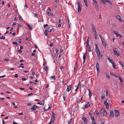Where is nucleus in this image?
<instances>
[{
    "label": "nucleus",
    "mask_w": 124,
    "mask_h": 124,
    "mask_svg": "<svg viewBox=\"0 0 124 124\" xmlns=\"http://www.w3.org/2000/svg\"><path fill=\"white\" fill-rule=\"evenodd\" d=\"M105 111V110L103 108H102L100 111V113L102 114L103 116H105L104 112Z\"/></svg>",
    "instance_id": "423d86ee"
},
{
    "label": "nucleus",
    "mask_w": 124,
    "mask_h": 124,
    "mask_svg": "<svg viewBox=\"0 0 124 124\" xmlns=\"http://www.w3.org/2000/svg\"><path fill=\"white\" fill-rule=\"evenodd\" d=\"M78 6V13H80L81 12V5L79 2H77Z\"/></svg>",
    "instance_id": "f257e3e1"
},
{
    "label": "nucleus",
    "mask_w": 124,
    "mask_h": 124,
    "mask_svg": "<svg viewBox=\"0 0 124 124\" xmlns=\"http://www.w3.org/2000/svg\"><path fill=\"white\" fill-rule=\"evenodd\" d=\"M44 69L46 70H48L47 67L46 66H45L44 67Z\"/></svg>",
    "instance_id": "c03bdc74"
},
{
    "label": "nucleus",
    "mask_w": 124,
    "mask_h": 124,
    "mask_svg": "<svg viewBox=\"0 0 124 124\" xmlns=\"http://www.w3.org/2000/svg\"><path fill=\"white\" fill-rule=\"evenodd\" d=\"M82 97L80 99H79L78 101H77V102H80L82 100Z\"/></svg>",
    "instance_id": "6e6d98bb"
},
{
    "label": "nucleus",
    "mask_w": 124,
    "mask_h": 124,
    "mask_svg": "<svg viewBox=\"0 0 124 124\" xmlns=\"http://www.w3.org/2000/svg\"><path fill=\"white\" fill-rule=\"evenodd\" d=\"M5 39V36H2L0 37V39Z\"/></svg>",
    "instance_id": "a19ab883"
},
{
    "label": "nucleus",
    "mask_w": 124,
    "mask_h": 124,
    "mask_svg": "<svg viewBox=\"0 0 124 124\" xmlns=\"http://www.w3.org/2000/svg\"><path fill=\"white\" fill-rule=\"evenodd\" d=\"M96 68H99V64L98 63H96Z\"/></svg>",
    "instance_id": "f704fd0d"
},
{
    "label": "nucleus",
    "mask_w": 124,
    "mask_h": 124,
    "mask_svg": "<svg viewBox=\"0 0 124 124\" xmlns=\"http://www.w3.org/2000/svg\"><path fill=\"white\" fill-rule=\"evenodd\" d=\"M95 31V34H93V36H95L94 38H95V39H97V33H96V31Z\"/></svg>",
    "instance_id": "bb28decb"
},
{
    "label": "nucleus",
    "mask_w": 124,
    "mask_h": 124,
    "mask_svg": "<svg viewBox=\"0 0 124 124\" xmlns=\"http://www.w3.org/2000/svg\"><path fill=\"white\" fill-rule=\"evenodd\" d=\"M108 91L107 90H106V96H107L108 95Z\"/></svg>",
    "instance_id": "864d4df0"
},
{
    "label": "nucleus",
    "mask_w": 124,
    "mask_h": 124,
    "mask_svg": "<svg viewBox=\"0 0 124 124\" xmlns=\"http://www.w3.org/2000/svg\"><path fill=\"white\" fill-rule=\"evenodd\" d=\"M91 119L92 120V121L93 122V121H95V119H94V117L93 116H91Z\"/></svg>",
    "instance_id": "58836bf2"
},
{
    "label": "nucleus",
    "mask_w": 124,
    "mask_h": 124,
    "mask_svg": "<svg viewBox=\"0 0 124 124\" xmlns=\"http://www.w3.org/2000/svg\"><path fill=\"white\" fill-rule=\"evenodd\" d=\"M13 44H14L16 45V46H17L18 45V44H17V43L16 41L13 42Z\"/></svg>",
    "instance_id": "de8ad7c7"
},
{
    "label": "nucleus",
    "mask_w": 124,
    "mask_h": 124,
    "mask_svg": "<svg viewBox=\"0 0 124 124\" xmlns=\"http://www.w3.org/2000/svg\"><path fill=\"white\" fill-rule=\"evenodd\" d=\"M59 2V0H56L55 1V2L56 3H58Z\"/></svg>",
    "instance_id": "0e129e2a"
},
{
    "label": "nucleus",
    "mask_w": 124,
    "mask_h": 124,
    "mask_svg": "<svg viewBox=\"0 0 124 124\" xmlns=\"http://www.w3.org/2000/svg\"><path fill=\"white\" fill-rule=\"evenodd\" d=\"M116 36L117 37L119 36L121 37H122V35H121L120 34H118V33H117V34L116 35Z\"/></svg>",
    "instance_id": "ea45409f"
},
{
    "label": "nucleus",
    "mask_w": 124,
    "mask_h": 124,
    "mask_svg": "<svg viewBox=\"0 0 124 124\" xmlns=\"http://www.w3.org/2000/svg\"><path fill=\"white\" fill-rule=\"evenodd\" d=\"M91 27L92 30H95V28L93 24H91Z\"/></svg>",
    "instance_id": "5701e85b"
},
{
    "label": "nucleus",
    "mask_w": 124,
    "mask_h": 124,
    "mask_svg": "<svg viewBox=\"0 0 124 124\" xmlns=\"http://www.w3.org/2000/svg\"><path fill=\"white\" fill-rule=\"evenodd\" d=\"M79 86V84L75 86H74L73 87H76V89L75 90V91L76 92L77 91V90L78 89V88Z\"/></svg>",
    "instance_id": "a211bd4d"
},
{
    "label": "nucleus",
    "mask_w": 124,
    "mask_h": 124,
    "mask_svg": "<svg viewBox=\"0 0 124 124\" xmlns=\"http://www.w3.org/2000/svg\"><path fill=\"white\" fill-rule=\"evenodd\" d=\"M49 29V28L48 29H47L45 31V32L46 33H47V32H48Z\"/></svg>",
    "instance_id": "bf43d9fd"
},
{
    "label": "nucleus",
    "mask_w": 124,
    "mask_h": 124,
    "mask_svg": "<svg viewBox=\"0 0 124 124\" xmlns=\"http://www.w3.org/2000/svg\"><path fill=\"white\" fill-rule=\"evenodd\" d=\"M88 90L89 91V96L90 98L92 96V94H91V92L90 90L89 89H88Z\"/></svg>",
    "instance_id": "393cba45"
},
{
    "label": "nucleus",
    "mask_w": 124,
    "mask_h": 124,
    "mask_svg": "<svg viewBox=\"0 0 124 124\" xmlns=\"http://www.w3.org/2000/svg\"><path fill=\"white\" fill-rule=\"evenodd\" d=\"M89 40H87L86 41V44L87 45H89Z\"/></svg>",
    "instance_id": "8fccbe9b"
},
{
    "label": "nucleus",
    "mask_w": 124,
    "mask_h": 124,
    "mask_svg": "<svg viewBox=\"0 0 124 124\" xmlns=\"http://www.w3.org/2000/svg\"><path fill=\"white\" fill-rule=\"evenodd\" d=\"M17 41L19 43H20L21 42L22 40L20 39H18L17 40Z\"/></svg>",
    "instance_id": "4c0bfd02"
},
{
    "label": "nucleus",
    "mask_w": 124,
    "mask_h": 124,
    "mask_svg": "<svg viewBox=\"0 0 124 124\" xmlns=\"http://www.w3.org/2000/svg\"><path fill=\"white\" fill-rule=\"evenodd\" d=\"M79 108L78 105L74 109V111L76 112Z\"/></svg>",
    "instance_id": "4be33fe9"
},
{
    "label": "nucleus",
    "mask_w": 124,
    "mask_h": 124,
    "mask_svg": "<svg viewBox=\"0 0 124 124\" xmlns=\"http://www.w3.org/2000/svg\"><path fill=\"white\" fill-rule=\"evenodd\" d=\"M18 52H19V53H21L22 52V51L21 50H18Z\"/></svg>",
    "instance_id": "774afa93"
},
{
    "label": "nucleus",
    "mask_w": 124,
    "mask_h": 124,
    "mask_svg": "<svg viewBox=\"0 0 124 124\" xmlns=\"http://www.w3.org/2000/svg\"><path fill=\"white\" fill-rule=\"evenodd\" d=\"M105 2H106L108 3L110 5H112V3L110 1L108 0H105Z\"/></svg>",
    "instance_id": "b1692460"
},
{
    "label": "nucleus",
    "mask_w": 124,
    "mask_h": 124,
    "mask_svg": "<svg viewBox=\"0 0 124 124\" xmlns=\"http://www.w3.org/2000/svg\"><path fill=\"white\" fill-rule=\"evenodd\" d=\"M72 119H71L69 121H68V124H70L71 121V120Z\"/></svg>",
    "instance_id": "603ef678"
},
{
    "label": "nucleus",
    "mask_w": 124,
    "mask_h": 124,
    "mask_svg": "<svg viewBox=\"0 0 124 124\" xmlns=\"http://www.w3.org/2000/svg\"><path fill=\"white\" fill-rule=\"evenodd\" d=\"M54 30L53 29H49L48 32H51L52 31L54 32Z\"/></svg>",
    "instance_id": "c9c22d12"
},
{
    "label": "nucleus",
    "mask_w": 124,
    "mask_h": 124,
    "mask_svg": "<svg viewBox=\"0 0 124 124\" xmlns=\"http://www.w3.org/2000/svg\"><path fill=\"white\" fill-rule=\"evenodd\" d=\"M102 44L104 46H105V47H106V44L105 42H103L102 43Z\"/></svg>",
    "instance_id": "72a5a7b5"
},
{
    "label": "nucleus",
    "mask_w": 124,
    "mask_h": 124,
    "mask_svg": "<svg viewBox=\"0 0 124 124\" xmlns=\"http://www.w3.org/2000/svg\"><path fill=\"white\" fill-rule=\"evenodd\" d=\"M116 18L118 19V20H119L120 21H121V22H122V20L121 19V17L120 16H119V15H117L116 16Z\"/></svg>",
    "instance_id": "dca6fc26"
},
{
    "label": "nucleus",
    "mask_w": 124,
    "mask_h": 124,
    "mask_svg": "<svg viewBox=\"0 0 124 124\" xmlns=\"http://www.w3.org/2000/svg\"><path fill=\"white\" fill-rule=\"evenodd\" d=\"M56 52V53H58V50L57 49H55Z\"/></svg>",
    "instance_id": "69168bd1"
},
{
    "label": "nucleus",
    "mask_w": 124,
    "mask_h": 124,
    "mask_svg": "<svg viewBox=\"0 0 124 124\" xmlns=\"http://www.w3.org/2000/svg\"><path fill=\"white\" fill-rule=\"evenodd\" d=\"M37 104L41 105H44V101H42L38 102Z\"/></svg>",
    "instance_id": "ddd939ff"
},
{
    "label": "nucleus",
    "mask_w": 124,
    "mask_h": 124,
    "mask_svg": "<svg viewBox=\"0 0 124 124\" xmlns=\"http://www.w3.org/2000/svg\"><path fill=\"white\" fill-rule=\"evenodd\" d=\"M71 85H70L67 86V91L68 92H69L71 90Z\"/></svg>",
    "instance_id": "9d476101"
},
{
    "label": "nucleus",
    "mask_w": 124,
    "mask_h": 124,
    "mask_svg": "<svg viewBox=\"0 0 124 124\" xmlns=\"http://www.w3.org/2000/svg\"><path fill=\"white\" fill-rule=\"evenodd\" d=\"M82 119L84 122V124H86L87 121V118L86 117L83 116L82 118Z\"/></svg>",
    "instance_id": "6e6552de"
},
{
    "label": "nucleus",
    "mask_w": 124,
    "mask_h": 124,
    "mask_svg": "<svg viewBox=\"0 0 124 124\" xmlns=\"http://www.w3.org/2000/svg\"><path fill=\"white\" fill-rule=\"evenodd\" d=\"M55 120V116H51L50 122L53 123Z\"/></svg>",
    "instance_id": "4468645a"
},
{
    "label": "nucleus",
    "mask_w": 124,
    "mask_h": 124,
    "mask_svg": "<svg viewBox=\"0 0 124 124\" xmlns=\"http://www.w3.org/2000/svg\"><path fill=\"white\" fill-rule=\"evenodd\" d=\"M93 2L96 4H98V3L96 0H92Z\"/></svg>",
    "instance_id": "a18cd8bd"
},
{
    "label": "nucleus",
    "mask_w": 124,
    "mask_h": 124,
    "mask_svg": "<svg viewBox=\"0 0 124 124\" xmlns=\"http://www.w3.org/2000/svg\"><path fill=\"white\" fill-rule=\"evenodd\" d=\"M113 31V33L115 34L116 35H117V33L115 31Z\"/></svg>",
    "instance_id": "37998d69"
},
{
    "label": "nucleus",
    "mask_w": 124,
    "mask_h": 124,
    "mask_svg": "<svg viewBox=\"0 0 124 124\" xmlns=\"http://www.w3.org/2000/svg\"><path fill=\"white\" fill-rule=\"evenodd\" d=\"M119 62L122 66L124 67V64L123 63V62L122 61H120Z\"/></svg>",
    "instance_id": "c85d7f7f"
},
{
    "label": "nucleus",
    "mask_w": 124,
    "mask_h": 124,
    "mask_svg": "<svg viewBox=\"0 0 124 124\" xmlns=\"http://www.w3.org/2000/svg\"><path fill=\"white\" fill-rule=\"evenodd\" d=\"M100 2L102 4L105 5V0H100Z\"/></svg>",
    "instance_id": "7c9ffc66"
},
{
    "label": "nucleus",
    "mask_w": 124,
    "mask_h": 124,
    "mask_svg": "<svg viewBox=\"0 0 124 124\" xmlns=\"http://www.w3.org/2000/svg\"><path fill=\"white\" fill-rule=\"evenodd\" d=\"M27 26L29 28V29H32V26H31L30 25H29V24L27 23L26 24Z\"/></svg>",
    "instance_id": "2f4dec72"
},
{
    "label": "nucleus",
    "mask_w": 124,
    "mask_h": 124,
    "mask_svg": "<svg viewBox=\"0 0 124 124\" xmlns=\"http://www.w3.org/2000/svg\"><path fill=\"white\" fill-rule=\"evenodd\" d=\"M106 77L108 78H110V76H109V75L108 74H106Z\"/></svg>",
    "instance_id": "052dcab7"
},
{
    "label": "nucleus",
    "mask_w": 124,
    "mask_h": 124,
    "mask_svg": "<svg viewBox=\"0 0 124 124\" xmlns=\"http://www.w3.org/2000/svg\"><path fill=\"white\" fill-rule=\"evenodd\" d=\"M17 26L18 27V28H21L22 27V26L21 25H20L19 24H18L17 25Z\"/></svg>",
    "instance_id": "3c124183"
},
{
    "label": "nucleus",
    "mask_w": 124,
    "mask_h": 124,
    "mask_svg": "<svg viewBox=\"0 0 124 124\" xmlns=\"http://www.w3.org/2000/svg\"><path fill=\"white\" fill-rule=\"evenodd\" d=\"M107 115V113L105 110V112H104L105 116H106Z\"/></svg>",
    "instance_id": "680f3d73"
},
{
    "label": "nucleus",
    "mask_w": 124,
    "mask_h": 124,
    "mask_svg": "<svg viewBox=\"0 0 124 124\" xmlns=\"http://www.w3.org/2000/svg\"><path fill=\"white\" fill-rule=\"evenodd\" d=\"M48 26V24H46L45 25H44L43 26V27L44 28H47Z\"/></svg>",
    "instance_id": "79ce46f5"
},
{
    "label": "nucleus",
    "mask_w": 124,
    "mask_h": 124,
    "mask_svg": "<svg viewBox=\"0 0 124 124\" xmlns=\"http://www.w3.org/2000/svg\"><path fill=\"white\" fill-rule=\"evenodd\" d=\"M107 102V99L104 100V104L106 107H109V104L108 102Z\"/></svg>",
    "instance_id": "9b49d317"
},
{
    "label": "nucleus",
    "mask_w": 124,
    "mask_h": 124,
    "mask_svg": "<svg viewBox=\"0 0 124 124\" xmlns=\"http://www.w3.org/2000/svg\"><path fill=\"white\" fill-rule=\"evenodd\" d=\"M80 86L81 87H83L84 86V85L83 84H80Z\"/></svg>",
    "instance_id": "e2e57ef3"
},
{
    "label": "nucleus",
    "mask_w": 124,
    "mask_h": 124,
    "mask_svg": "<svg viewBox=\"0 0 124 124\" xmlns=\"http://www.w3.org/2000/svg\"><path fill=\"white\" fill-rule=\"evenodd\" d=\"M78 67V63H77V62H76L75 64V66L74 67V69H77V68Z\"/></svg>",
    "instance_id": "a878e982"
},
{
    "label": "nucleus",
    "mask_w": 124,
    "mask_h": 124,
    "mask_svg": "<svg viewBox=\"0 0 124 124\" xmlns=\"http://www.w3.org/2000/svg\"><path fill=\"white\" fill-rule=\"evenodd\" d=\"M112 65L113 67V68H114V69H116V65H115V63L114 62L113 63H112Z\"/></svg>",
    "instance_id": "473e14b6"
},
{
    "label": "nucleus",
    "mask_w": 124,
    "mask_h": 124,
    "mask_svg": "<svg viewBox=\"0 0 124 124\" xmlns=\"http://www.w3.org/2000/svg\"><path fill=\"white\" fill-rule=\"evenodd\" d=\"M116 117H117L120 116V113L118 110L115 109L114 110Z\"/></svg>",
    "instance_id": "7ed1b4c3"
},
{
    "label": "nucleus",
    "mask_w": 124,
    "mask_h": 124,
    "mask_svg": "<svg viewBox=\"0 0 124 124\" xmlns=\"http://www.w3.org/2000/svg\"><path fill=\"white\" fill-rule=\"evenodd\" d=\"M96 69L97 70V71L98 74L99 72H100V70L99 69V68H96Z\"/></svg>",
    "instance_id": "09e8293b"
},
{
    "label": "nucleus",
    "mask_w": 124,
    "mask_h": 124,
    "mask_svg": "<svg viewBox=\"0 0 124 124\" xmlns=\"http://www.w3.org/2000/svg\"><path fill=\"white\" fill-rule=\"evenodd\" d=\"M95 50L96 52L100 51L99 48L97 44H95Z\"/></svg>",
    "instance_id": "0eeeda50"
},
{
    "label": "nucleus",
    "mask_w": 124,
    "mask_h": 124,
    "mask_svg": "<svg viewBox=\"0 0 124 124\" xmlns=\"http://www.w3.org/2000/svg\"><path fill=\"white\" fill-rule=\"evenodd\" d=\"M52 78L53 79H54V80H55L56 78V77L55 76H54L51 77H50V78Z\"/></svg>",
    "instance_id": "e433bc0d"
},
{
    "label": "nucleus",
    "mask_w": 124,
    "mask_h": 124,
    "mask_svg": "<svg viewBox=\"0 0 124 124\" xmlns=\"http://www.w3.org/2000/svg\"><path fill=\"white\" fill-rule=\"evenodd\" d=\"M114 114L113 111V110H111L110 112L109 117L111 119H112L114 116Z\"/></svg>",
    "instance_id": "20e7f679"
},
{
    "label": "nucleus",
    "mask_w": 124,
    "mask_h": 124,
    "mask_svg": "<svg viewBox=\"0 0 124 124\" xmlns=\"http://www.w3.org/2000/svg\"><path fill=\"white\" fill-rule=\"evenodd\" d=\"M83 1L85 3L86 6L87 7H88V2L87 0H83Z\"/></svg>",
    "instance_id": "412c9836"
},
{
    "label": "nucleus",
    "mask_w": 124,
    "mask_h": 124,
    "mask_svg": "<svg viewBox=\"0 0 124 124\" xmlns=\"http://www.w3.org/2000/svg\"><path fill=\"white\" fill-rule=\"evenodd\" d=\"M52 116H55L54 112L52 111Z\"/></svg>",
    "instance_id": "4d7b16f0"
},
{
    "label": "nucleus",
    "mask_w": 124,
    "mask_h": 124,
    "mask_svg": "<svg viewBox=\"0 0 124 124\" xmlns=\"http://www.w3.org/2000/svg\"><path fill=\"white\" fill-rule=\"evenodd\" d=\"M47 14L48 15H51V13L49 12H47Z\"/></svg>",
    "instance_id": "338daca9"
},
{
    "label": "nucleus",
    "mask_w": 124,
    "mask_h": 124,
    "mask_svg": "<svg viewBox=\"0 0 124 124\" xmlns=\"http://www.w3.org/2000/svg\"><path fill=\"white\" fill-rule=\"evenodd\" d=\"M86 55H87V53H86L84 55L83 57V60H85Z\"/></svg>",
    "instance_id": "cd10ccee"
},
{
    "label": "nucleus",
    "mask_w": 124,
    "mask_h": 124,
    "mask_svg": "<svg viewBox=\"0 0 124 124\" xmlns=\"http://www.w3.org/2000/svg\"><path fill=\"white\" fill-rule=\"evenodd\" d=\"M97 54V56L99 60L101 59V57L102 56V55L101 54L100 51L96 52Z\"/></svg>",
    "instance_id": "f03ea898"
},
{
    "label": "nucleus",
    "mask_w": 124,
    "mask_h": 124,
    "mask_svg": "<svg viewBox=\"0 0 124 124\" xmlns=\"http://www.w3.org/2000/svg\"><path fill=\"white\" fill-rule=\"evenodd\" d=\"M63 98L64 101H65L66 100L67 98V95H66V92H64L63 93Z\"/></svg>",
    "instance_id": "1a4fd4ad"
},
{
    "label": "nucleus",
    "mask_w": 124,
    "mask_h": 124,
    "mask_svg": "<svg viewBox=\"0 0 124 124\" xmlns=\"http://www.w3.org/2000/svg\"><path fill=\"white\" fill-rule=\"evenodd\" d=\"M108 60L109 61V62L112 64L114 62L109 57L108 58Z\"/></svg>",
    "instance_id": "aec40b11"
},
{
    "label": "nucleus",
    "mask_w": 124,
    "mask_h": 124,
    "mask_svg": "<svg viewBox=\"0 0 124 124\" xmlns=\"http://www.w3.org/2000/svg\"><path fill=\"white\" fill-rule=\"evenodd\" d=\"M119 79L120 82L122 83L123 81V79L122 77H119Z\"/></svg>",
    "instance_id": "c756f323"
},
{
    "label": "nucleus",
    "mask_w": 124,
    "mask_h": 124,
    "mask_svg": "<svg viewBox=\"0 0 124 124\" xmlns=\"http://www.w3.org/2000/svg\"><path fill=\"white\" fill-rule=\"evenodd\" d=\"M55 120V116H51L50 122L53 123Z\"/></svg>",
    "instance_id": "2eb2a0df"
},
{
    "label": "nucleus",
    "mask_w": 124,
    "mask_h": 124,
    "mask_svg": "<svg viewBox=\"0 0 124 124\" xmlns=\"http://www.w3.org/2000/svg\"><path fill=\"white\" fill-rule=\"evenodd\" d=\"M51 105L50 106H49V107H48V108L47 109V110H49L51 109Z\"/></svg>",
    "instance_id": "13d9d810"
},
{
    "label": "nucleus",
    "mask_w": 124,
    "mask_h": 124,
    "mask_svg": "<svg viewBox=\"0 0 124 124\" xmlns=\"http://www.w3.org/2000/svg\"><path fill=\"white\" fill-rule=\"evenodd\" d=\"M86 49H87L88 50V51L89 52L91 51V46L90 45H87L86 46Z\"/></svg>",
    "instance_id": "f8f14e48"
},
{
    "label": "nucleus",
    "mask_w": 124,
    "mask_h": 124,
    "mask_svg": "<svg viewBox=\"0 0 124 124\" xmlns=\"http://www.w3.org/2000/svg\"><path fill=\"white\" fill-rule=\"evenodd\" d=\"M31 109L32 111L35 110L36 109V105H33L32 106V107L31 108Z\"/></svg>",
    "instance_id": "6ab92c4d"
},
{
    "label": "nucleus",
    "mask_w": 124,
    "mask_h": 124,
    "mask_svg": "<svg viewBox=\"0 0 124 124\" xmlns=\"http://www.w3.org/2000/svg\"><path fill=\"white\" fill-rule=\"evenodd\" d=\"M90 105V104L89 102L87 103L85 106V108H86L89 107Z\"/></svg>",
    "instance_id": "f3484780"
},
{
    "label": "nucleus",
    "mask_w": 124,
    "mask_h": 124,
    "mask_svg": "<svg viewBox=\"0 0 124 124\" xmlns=\"http://www.w3.org/2000/svg\"><path fill=\"white\" fill-rule=\"evenodd\" d=\"M96 114L97 116H96L97 117L98 116H99V114H100V113L99 112H96Z\"/></svg>",
    "instance_id": "49530a36"
},
{
    "label": "nucleus",
    "mask_w": 124,
    "mask_h": 124,
    "mask_svg": "<svg viewBox=\"0 0 124 124\" xmlns=\"http://www.w3.org/2000/svg\"><path fill=\"white\" fill-rule=\"evenodd\" d=\"M101 98L102 99H103L105 98V95L104 94L102 95L101 96Z\"/></svg>",
    "instance_id": "5fc2aeb1"
},
{
    "label": "nucleus",
    "mask_w": 124,
    "mask_h": 124,
    "mask_svg": "<svg viewBox=\"0 0 124 124\" xmlns=\"http://www.w3.org/2000/svg\"><path fill=\"white\" fill-rule=\"evenodd\" d=\"M116 48H114L113 51L114 54L118 56H119V55L118 52L116 51Z\"/></svg>",
    "instance_id": "39448f33"
}]
</instances>
